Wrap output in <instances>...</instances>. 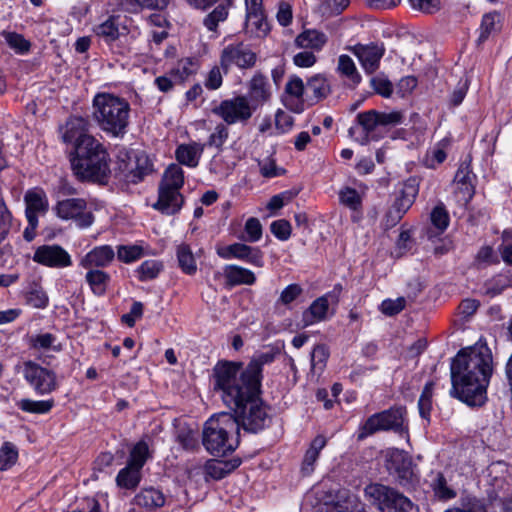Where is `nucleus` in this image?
<instances>
[{
    "mask_svg": "<svg viewBox=\"0 0 512 512\" xmlns=\"http://www.w3.org/2000/svg\"><path fill=\"white\" fill-rule=\"evenodd\" d=\"M364 496L381 512H419L418 507L408 497L383 484L367 485Z\"/></svg>",
    "mask_w": 512,
    "mask_h": 512,
    "instance_id": "1a4fd4ad",
    "label": "nucleus"
},
{
    "mask_svg": "<svg viewBox=\"0 0 512 512\" xmlns=\"http://www.w3.org/2000/svg\"><path fill=\"white\" fill-rule=\"evenodd\" d=\"M26 205L25 216L37 218L45 215L49 209V201L45 191L41 188L28 190L24 196Z\"/></svg>",
    "mask_w": 512,
    "mask_h": 512,
    "instance_id": "b1692460",
    "label": "nucleus"
},
{
    "mask_svg": "<svg viewBox=\"0 0 512 512\" xmlns=\"http://www.w3.org/2000/svg\"><path fill=\"white\" fill-rule=\"evenodd\" d=\"M380 126L383 127H394L401 124L404 121V114L401 111H378Z\"/></svg>",
    "mask_w": 512,
    "mask_h": 512,
    "instance_id": "338daca9",
    "label": "nucleus"
},
{
    "mask_svg": "<svg viewBox=\"0 0 512 512\" xmlns=\"http://www.w3.org/2000/svg\"><path fill=\"white\" fill-rule=\"evenodd\" d=\"M304 91L303 80L299 76L292 75L285 86V106L296 113H301L304 110Z\"/></svg>",
    "mask_w": 512,
    "mask_h": 512,
    "instance_id": "5701e85b",
    "label": "nucleus"
},
{
    "mask_svg": "<svg viewBox=\"0 0 512 512\" xmlns=\"http://www.w3.org/2000/svg\"><path fill=\"white\" fill-rule=\"evenodd\" d=\"M229 11L227 5L218 4L203 20L204 26L209 31H215L220 22L227 19Z\"/></svg>",
    "mask_w": 512,
    "mask_h": 512,
    "instance_id": "8fccbe9b",
    "label": "nucleus"
},
{
    "mask_svg": "<svg viewBox=\"0 0 512 512\" xmlns=\"http://www.w3.org/2000/svg\"><path fill=\"white\" fill-rule=\"evenodd\" d=\"M229 130L223 123L218 124L214 131L210 134L207 144L211 147L220 148L227 141Z\"/></svg>",
    "mask_w": 512,
    "mask_h": 512,
    "instance_id": "0e129e2a",
    "label": "nucleus"
},
{
    "mask_svg": "<svg viewBox=\"0 0 512 512\" xmlns=\"http://www.w3.org/2000/svg\"><path fill=\"white\" fill-rule=\"evenodd\" d=\"M306 88L308 91L313 93V96L317 101L326 98L331 91L327 78L320 74L312 76L307 81Z\"/></svg>",
    "mask_w": 512,
    "mask_h": 512,
    "instance_id": "a19ab883",
    "label": "nucleus"
},
{
    "mask_svg": "<svg viewBox=\"0 0 512 512\" xmlns=\"http://www.w3.org/2000/svg\"><path fill=\"white\" fill-rule=\"evenodd\" d=\"M329 312L328 295H323L314 300L303 312L302 322L304 327L322 322L327 319Z\"/></svg>",
    "mask_w": 512,
    "mask_h": 512,
    "instance_id": "c85d7f7f",
    "label": "nucleus"
},
{
    "mask_svg": "<svg viewBox=\"0 0 512 512\" xmlns=\"http://www.w3.org/2000/svg\"><path fill=\"white\" fill-rule=\"evenodd\" d=\"M163 270V264L158 260H146L136 269L137 277L145 282L155 279Z\"/></svg>",
    "mask_w": 512,
    "mask_h": 512,
    "instance_id": "79ce46f5",
    "label": "nucleus"
},
{
    "mask_svg": "<svg viewBox=\"0 0 512 512\" xmlns=\"http://www.w3.org/2000/svg\"><path fill=\"white\" fill-rule=\"evenodd\" d=\"M406 300L403 297L397 299H386L382 301L380 310L387 316H393L400 313L405 308Z\"/></svg>",
    "mask_w": 512,
    "mask_h": 512,
    "instance_id": "774afa93",
    "label": "nucleus"
},
{
    "mask_svg": "<svg viewBox=\"0 0 512 512\" xmlns=\"http://www.w3.org/2000/svg\"><path fill=\"white\" fill-rule=\"evenodd\" d=\"M75 157L71 166L81 180L104 183L110 175L109 157L104 146L92 135L74 145Z\"/></svg>",
    "mask_w": 512,
    "mask_h": 512,
    "instance_id": "7ed1b4c3",
    "label": "nucleus"
},
{
    "mask_svg": "<svg viewBox=\"0 0 512 512\" xmlns=\"http://www.w3.org/2000/svg\"><path fill=\"white\" fill-rule=\"evenodd\" d=\"M430 219L432 225L440 233L444 232L449 225V214L442 204L433 208Z\"/></svg>",
    "mask_w": 512,
    "mask_h": 512,
    "instance_id": "4d7b16f0",
    "label": "nucleus"
},
{
    "mask_svg": "<svg viewBox=\"0 0 512 512\" xmlns=\"http://www.w3.org/2000/svg\"><path fill=\"white\" fill-rule=\"evenodd\" d=\"M260 174L264 178H274L285 173V170L276 165V162L271 157H266L258 161Z\"/></svg>",
    "mask_w": 512,
    "mask_h": 512,
    "instance_id": "13d9d810",
    "label": "nucleus"
},
{
    "mask_svg": "<svg viewBox=\"0 0 512 512\" xmlns=\"http://www.w3.org/2000/svg\"><path fill=\"white\" fill-rule=\"evenodd\" d=\"M337 72L342 77L348 79L353 85H358L362 80L353 59L346 54L338 57Z\"/></svg>",
    "mask_w": 512,
    "mask_h": 512,
    "instance_id": "e433bc0d",
    "label": "nucleus"
},
{
    "mask_svg": "<svg viewBox=\"0 0 512 512\" xmlns=\"http://www.w3.org/2000/svg\"><path fill=\"white\" fill-rule=\"evenodd\" d=\"M115 258V252L110 245L94 247L80 260V266L85 269H99L108 267Z\"/></svg>",
    "mask_w": 512,
    "mask_h": 512,
    "instance_id": "412c9836",
    "label": "nucleus"
},
{
    "mask_svg": "<svg viewBox=\"0 0 512 512\" xmlns=\"http://www.w3.org/2000/svg\"><path fill=\"white\" fill-rule=\"evenodd\" d=\"M175 256L178 267L181 271L189 276L195 275L197 272V261L192 248L187 243H180L175 248Z\"/></svg>",
    "mask_w": 512,
    "mask_h": 512,
    "instance_id": "7c9ffc66",
    "label": "nucleus"
},
{
    "mask_svg": "<svg viewBox=\"0 0 512 512\" xmlns=\"http://www.w3.org/2000/svg\"><path fill=\"white\" fill-rule=\"evenodd\" d=\"M257 56L247 45L242 42L226 45L220 54L219 63L224 74H227L232 66L239 69H250L256 64Z\"/></svg>",
    "mask_w": 512,
    "mask_h": 512,
    "instance_id": "4468645a",
    "label": "nucleus"
},
{
    "mask_svg": "<svg viewBox=\"0 0 512 512\" xmlns=\"http://www.w3.org/2000/svg\"><path fill=\"white\" fill-rule=\"evenodd\" d=\"M95 33L107 43L115 41L120 35L118 25L114 18H109L98 25L95 28Z\"/></svg>",
    "mask_w": 512,
    "mask_h": 512,
    "instance_id": "49530a36",
    "label": "nucleus"
},
{
    "mask_svg": "<svg viewBox=\"0 0 512 512\" xmlns=\"http://www.w3.org/2000/svg\"><path fill=\"white\" fill-rule=\"evenodd\" d=\"M144 255L143 247L139 245H120L117 250V257L124 263H132Z\"/></svg>",
    "mask_w": 512,
    "mask_h": 512,
    "instance_id": "864d4df0",
    "label": "nucleus"
},
{
    "mask_svg": "<svg viewBox=\"0 0 512 512\" xmlns=\"http://www.w3.org/2000/svg\"><path fill=\"white\" fill-rule=\"evenodd\" d=\"M140 471L141 470L127 464L126 467L119 471L116 477L117 485L125 489H135L141 480Z\"/></svg>",
    "mask_w": 512,
    "mask_h": 512,
    "instance_id": "58836bf2",
    "label": "nucleus"
},
{
    "mask_svg": "<svg viewBox=\"0 0 512 512\" xmlns=\"http://www.w3.org/2000/svg\"><path fill=\"white\" fill-rule=\"evenodd\" d=\"M357 123L363 129V135L359 139L362 145L367 144L370 140L375 139V131L380 126L379 116L377 110H369L361 112L356 117Z\"/></svg>",
    "mask_w": 512,
    "mask_h": 512,
    "instance_id": "c756f323",
    "label": "nucleus"
},
{
    "mask_svg": "<svg viewBox=\"0 0 512 512\" xmlns=\"http://www.w3.org/2000/svg\"><path fill=\"white\" fill-rule=\"evenodd\" d=\"M33 261L50 268H66L72 265L70 254L59 245L39 246L33 255Z\"/></svg>",
    "mask_w": 512,
    "mask_h": 512,
    "instance_id": "f3484780",
    "label": "nucleus"
},
{
    "mask_svg": "<svg viewBox=\"0 0 512 512\" xmlns=\"http://www.w3.org/2000/svg\"><path fill=\"white\" fill-rule=\"evenodd\" d=\"M327 439L323 435H317L311 442L309 448L307 449L303 463H302V471L304 474L309 475L314 470V464L319 458L320 451L326 446Z\"/></svg>",
    "mask_w": 512,
    "mask_h": 512,
    "instance_id": "473e14b6",
    "label": "nucleus"
},
{
    "mask_svg": "<svg viewBox=\"0 0 512 512\" xmlns=\"http://www.w3.org/2000/svg\"><path fill=\"white\" fill-rule=\"evenodd\" d=\"M184 184V171L178 164H171L165 170L158 188V200L153 208L166 215L180 211L184 199L180 189Z\"/></svg>",
    "mask_w": 512,
    "mask_h": 512,
    "instance_id": "0eeeda50",
    "label": "nucleus"
},
{
    "mask_svg": "<svg viewBox=\"0 0 512 512\" xmlns=\"http://www.w3.org/2000/svg\"><path fill=\"white\" fill-rule=\"evenodd\" d=\"M244 230L246 233V240L251 243L259 241L262 237V225L259 219L251 217L247 219Z\"/></svg>",
    "mask_w": 512,
    "mask_h": 512,
    "instance_id": "e2e57ef3",
    "label": "nucleus"
},
{
    "mask_svg": "<svg viewBox=\"0 0 512 512\" xmlns=\"http://www.w3.org/2000/svg\"><path fill=\"white\" fill-rule=\"evenodd\" d=\"M235 374H222L214 380V390L219 393L223 403L234 411L233 415L245 430L258 432L268 421L266 407L260 395L261 386L253 388L249 384L236 383Z\"/></svg>",
    "mask_w": 512,
    "mask_h": 512,
    "instance_id": "f03ea898",
    "label": "nucleus"
},
{
    "mask_svg": "<svg viewBox=\"0 0 512 512\" xmlns=\"http://www.w3.org/2000/svg\"><path fill=\"white\" fill-rule=\"evenodd\" d=\"M32 346L39 350H53L58 352L62 349L60 343L57 342L56 336L51 333L38 334L32 339Z\"/></svg>",
    "mask_w": 512,
    "mask_h": 512,
    "instance_id": "3c124183",
    "label": "nucleus"
},
{
    "mask_svg": "<svg viewBox=\"0 0 512 512\" xmlns=\"http://www.w3.org/2000/svg\"><path fill=\"white\" fill-rule=\"evenodd\" d=\"M432 393H433V383H427L418 400V410L422 419H425L427 422L430 421V415L432 410Z\"/></svg>",
    "mask_w": 512,
    "mask_h": 512,
    "instance_id": "a18cd8bd",
    "label": "nucleus"
},
{
    "mask_svg": "<svg viewBox=\"0 0 512 512\" xmlns=\"http://www.w3.org/2000/svg\"><path fill=\"white\" fill-rule=\"evenodd\" d=\"M446 146H447L446 143L441 141V142H438L437 144H435L432 148H430L426 152V154L422 160L423 165L426 168L435 169L440 164H442L446 160V157H447Z\"/></svg>",
    "mask_w": 512,
    "mask_h": 512,
    "instance_id": "ea45409f",
    "label": "nucleus"
},
{
    "mask_svg": "<svg viewBox=\"0 0 512 512\" xmlns=\"http://www.w3.org/2000/svg\"><path fill=\"white\" fill-rule=\"evenodd\" d=\"M246 29L258 37L265 36L269 25L265 17L263 0H245Z\"/></svg>",
    "mask_w": 512,
    "mask_h": 512,
    "instance_id": "6ab92c4d",
    "label": "nucleus"
},
{
    "mask_svg": "<svg viewBox=\"0 0 512 512\" xmlns=\"http://www.w3.org/2000/svg\"><path fill=\"white\" fill-rule=\"evenodd\" d=\"M223 275L227 287L240 285H253L256 282V276L253 271L235 264H228L223 267L222 272H216L214 277Z\"/></svg>",
    "mask_w": 512,
    "mask_h": 512,
    "instance_id": "4be33fe9",
    "label": "nucleus"
},
{
    "mask_svg": "<svg viewBox=\"0 0 512 512\" xmlns=\"http://www.w3.org/2000/svg\"><path fill=\"white\" fill-rule=\"evenodd\" d=\"M55 215L64 221H73L79 228H88L94 223V215L83 198L58 200L53 207Z\"/></svg>",
    "mask_w": 512,
    "mask_h": 512,
    "instance_id": "f8f14e48",
    "label": "nucleus"
},
{
    "mask_svg": "<svg viewBox=\"0 0 512 512\" xmlns=\"http://www.w3.org/2000/svg\"><path fill=\"white\" fill-rule=\"evenodd\" d=\"M350 50L357 57L362 69L367 74H372L378 70L385 53L384 45L377 43L356 44Z\"/></svg>",
    "mask_w": 512,
    "mask_h": 512,
    "instance_id": "a211bd4d",
    "label": "nucleus"
},
{
    "mask_svg": "<svg viewBox=\"0 0 512 512\" xmlns=\"http://www.w3.org/2000/svg\"><path fill=\"white\" fill-rule=\"evenodd\" d=\"M220 66H213L204 78V86L208 90H217L222 86L223 83V74L221 72Z\"/></svg>",
    "mask_w": 512,
    "mask_h": 512,
    "instance_id": "69168bd1",
    "label": "nucleus"
},
{
    "mask_svg": "<svg viewBox=\"0 0 512 512\" xmlns=\"http://www.w3.org/2000/svg\"><path fill=\"white\" fill-rule=\"evenodd\" d=\"M509 279L505 275H496L490 280L486 281L483 286L484 294L494 297L504 291L509 286Z\"/></svg>",
    "mask_w": 512,
    "mask_h": 512,
    "instance_id": "603ef678",
    "label": "nucleus"
},
{
    "mask_svg": "<svg viewBox=\"0 0 512 512\" xmlns=\"http://www.w3.org/2000/svg\"><path fill=\"white\" fill-rule=\"evenodd\" d=\"M492 372V355L487 346L461 349L451 363L450 395L468 406H482L487 401Z\"/></svg>",
    "mask_w": 512,
    "mask_h": 512,
    "instance_id": "f257e3e1",
    "label": "nucleus"
},
{
    "mask_svg": "<svg viewBox=\"0 0 512 512\" xmlns=\"http://www.w3.org/2000/svg\"><path fill=\"white\" fill-rule=\"evenodd\" d=\"M302 292L303 289L299 284H290L281 291L280 296L277 299V304L288 306L295 301Z\"/></svg>",
    "mask_w": 512,
    "mask_h": 512,
    "instance_id": "680f3d73",
    "label": "nucleus"
},
{
    "mask_svg": "<svg viewBox=\"0 0 512 512\" xmlns=\"http://www.w3.org/2000/svg\"><path fill=\"white\" fill-rule=\"evenodd\" d=\"M88 129L89 122L87 119L80 116H72L67 120L63 127L62 140L65 143H72L75 145L81 141L82 138L89 135Z\"/></svg>",
    "mask_w": 512,
    "mask_h": 512,
    "instance_id": "bb28decb",
    "label": "nucleus"
},
{
    "mask_svg": "<svg viewBox=\"0 0 512 512\" xmlns=\"http://www.w3.org/2000/svg\"><path fill=\"white\" fill-rule=\"evenodd\" d=\"M205 144L192 141L180 144L175 150L176 160L187 167L195 168L204 152Z\"/></svg>",
    "mask_w": 512,
    "mask_h": 512,
    "instance_id": "cd10ccee",
    "label": "nucleus"
},
{
    "mask_svg": "<svg viewBox=\"0 0 512 512\" xmlns=\"http://www.w3.org/2000/svg\"><path fill=\"white\" fill-rule=\"evenodd\" d=\"M23 377L38 395L51 394L58 388L55 372L33 361L24 363Z\"/></svg>",
    "mask_w": 512,
    "mask_h": 512,
    "instance_id": "ddd939ff",
    "label": "nucleus"
},
{
    "mask_svg": "<svg viewBox=\"0 0 512 512\" xmlns=\"http://www.w3.org/2000/svg\"><path fill=\"white\" fill-rule=\"evenodd\" d=\"M148 457L149 447L146 442L140 441L131 450L128 465L141 470Z\"/></svg>",
    "mask_w": 512,
    "mask_h": 512,
    "instance_id": "de8ad7c7",
    "label": "nucleus"
},
{
    "mask_svg": "<svg viewBox=\"0 0 512 512\" xmlns=\"http://www.w3.org/2000/svg\"><path fill=\"white\" fill-rule=\"evenodd\" d=\"M217 255L225 260L238 259L255 267H263V252L258 247L243 243H233L216 249Z\"/></svg>",
    "mask_w": 512,
    "mask_h": 512,
    "instance_id": "dca6fc26",
    "label": "nucleus"
},
{
    "mask_svg": "<svg viewBox=\"0 0 512 512\" xmlns=\"http://www.w3.org/2000/svg\"><path fill=\"white\" fill-rule=\"evenodd\" d=\"M92 116L99 128L112 137H123L127 132L130 104L111 93H98L92 102Z\"/></svg>",
    "mask_w": 512,
    "mask_h": 512,
    "instance_id": "20e7f679",
    "label": "nucleus"
},
{
    "mask_svg": "<svg viewBox=\"0 0 512 512\" xmlns=\"http://www.w3.org/2000/svg\"><path fill=\"white\" fill-rule=\"evenodd\" d=\"M431 487L436 495L441 500H450L456 496V491L452 489L443 474L436 473L432 479Z\"/></svg>",
    "mask_w": 512,
    "mask_h": 512,
    "instance_id": "c03bdc74",
    "label": "nucleus"
},
{
    "mask_svg": "<svg viewBox=\"0 0 512 512\" xmlns=\"http://www.w3.org/2000/svg\"><path fill=\"white\" fill-rule=\"evenodd\" d=\"M2 36L7 45L17 53H25L30 48V43L21 34L4 31Z\"/></svg>",
    "mask_w": 512,
    "mask_h": 512,
    "instance_id": "6e6d98bb",
    "label": "nucleus"
},
{
    "mask_svg": "<svg viewBox=\"0 0 512 512\" xmlns=\"http://www.w3.org/2000/svg\"><path fill=\"white\" fill-rule=\"evenodd\" d=\"M85 280L96 296H103L110 283V275L101 269H87Z\"/></svg>",
    "mask_w": 512,
    "mask_h": 512,
    "instance_id": "f704fd0d",
    "label": "nucleus"
},
{
    "mask_svg": "<svg viewBox=\"0 0 512 512\" xmlns=\"http://www.w3.org/2000/svg\"><path fill=\"white\" fill-rule=\"evenodd\" d=\"M199 66V61L196 58H182L169 70V74L175 82L184 83L189 77L197 73Z\"/></svg>",
    "mask_w": 512,
    "mask_h": 512,
    "instance_id": "2f4dec72",
    "label": "nucleus"
},
{
    "mask_svg": "<svg viewBox=\"0 0 512 512\" xmlns=\"http://www.w3.org/2000/svg\"><path fill=\"white\" fill-rule=\"evenodd\" d=\"M279 354L278 349H270L255 356L249 364L244 368L241 363L237 362H219L214 367L213 378L219 380L222 374H235L236 383L249 384L253 388L261 386L262 367L272 363Z\"/></svg>",
    "mask_w": 512,
    "mask_h": 512,
    "instance_id": "423d86ee",
    "label": "nucleus"
},
{
    "mask_svg": "<svg viewBox=\"0 0 512 512\" xmlns=\"http://www.w3.org/2000/svg\"><path fill=\"white\" fill-rule=\"evenodd\" d=\"M317 512H366L363 504L357 496L348 490H339L335 499L324 502L318 508Z\"/></svg>",
    "mask_w": 512,
    "mask_h": 512,
    "instance_id": "aec40b11",
    "label": "nucleus"
},
{
    "mask_svg": "<svg viewBox=\"0 0 512 512\" xmlns=\"http://www.w3.org/2000/svg\"><path fill=\"white\" fill-rule=\"evenodd\" d=\"M405 408L395 407L371 415L358 430L357 439L364 440L368 436L384 430L399 431L403 429Z\"/></svg>",
    "mask_w": 512,
    "mask_h": 512,
    "instance_id": "9d476101",
    "label": "nucleus"
},
{
    "mask_svg": "<svg viewBox=\"0 0 512 512\" xmlns=\"http://www.w3.org/2000/svg\"><path fill=\"white\" fill-rule=\"evenodd\" d=\"M329 357V350L325 345H317L311 353V368L313 371H322Z\"/></svg>",
    "mask_w": 512,
    "mask_h": 512,
    "instance_id": "052dcab7",
    "label": "nucleus"
},
{
    "mask_svg": "<svg viewBox=\"0 0 512 512\" xmlns=\"http://www.w3.org/2000/svg\"><path fill=\"white\" fill-rule=\"evenodd\" d=\"M212 112L227 125L246 124L254 114V106L246 95H236L222 100Z\"/></svg>",
    "mask_w": 512,
    "mask_h": 512,
    "instance_id": "9b49d317",
    "label": "nucleus"
},
{
    "mask_svg": "<svg viewBox=\"0 0 512 512\" xmlns=\"http://www.w3.org/2000/svg\"><path fill=\"white\" fill-rule=\"evenodd\" d=\"M339 200L341 204L348 207L355 213H359L362 207L361 195L355 189L350 187H344L340 190Z\"/></svg>",
    "mask_w": 512,
    "mask_h": 512,
    "instance_id": "37998d69",
    "label": "nucleus"
},
{
    "mask_svg": "<svg viewBox=\"0 0 512 512\" xmlns=\"http://www.w3.org/2000/svg\"><path fill=\"white\" fill-rule=\"evenodd\" d=\"M135 503L138 506L144 507L146 509L152 510L156 508H160L165 504V496L164 494L155 488H145L142 489L135 496Z\"/></svg>",
    "mask_w": 512,
    "mask_h": 512,
    "instance_id": "72a5a7b5",
    "label": "nucleus"
},
{
    "mask_svg": "<svg viewBox=\"0 0 512 512\" xmlns=\"http://www.w3.org/2000/svg\"><path fill=\"white\" fill-rule=\"evenodd\" d=\"M17 407L27 413L46 414L51 411L55 403L53 399L48 400H32L21 399L16 403Z\"/></svg>",
    "mask_w": 512,
    "mask_h": 512,
    "instance_id": "4c0bfd02",
    "label": "nucleus"
},
{
    "mask_svg": "<svg viewBox=\"0 0 512 512\" xmlns=\"http://www.w3.org/2000/svg\"><path fill=\"white\" fill-rule=\"evenodd\" d=\"M506 472V465L502 462L493 463L488 468L487 503L483 505V512H510L512 511V496L508 497L510 484L503 474Z\"/></svg>",
    "mask_w": 512,
    "mask_h": 512,
    "instance_id": "6e6552de",
    "label": "nucleus"
},
{
    "mask_svg": "<svg viewBox=\"0 0 512 512\" xmlns=\"http://www.w3.org/2000/svg\"><path fill=\"white\" fill-rule=\"evenodd\" d=\"M418 192L419 188L415 179H409L404 183L400 195L395 199L386 214L387 226H394L402 219L413 205Z\"/></svg>",
    "mask_w": 512,
    "mask_h": 512,
    "instance_id": "2eb2a0df",
    "label": "nucleus"
},
{
    "mask_svg": "<svg viewBox=\"0 0 512 512\" xmlns=\"http://www.w3.org/2000/svg\"><path fill=\"white\" fill-rule=\"evenodd\" d=\"M203 445L215 456L233 452L239 445L238 420L227 412L210 417L203 429Z\"/></svg>",
    "mask_w": 512,
    "mask_h": 512,
    "instance_id": "39448f33",
    "label": "nucleus"
},
{
    "mask_svg": "<svg viewBox=\"0 0 512 512\" xmlns=\"http://www.w3.org/2000/svg\"><path fill=\"white\" fill-rule=\"evenodd\" d=\"M169 0H125V5L131 12L143 9L162 10L167 7Z\"/></svg>",
    "mask_w": 512,
    "mask_h": 512,
    "instance_id": "09e8293b",
    "label": "nucleus"
},
{
    "mask_svg": "<svg viewBox=\"0 0 512 512\" xmlns=\"http://www.w3.org/2000/svg\"><path fill=\"white\" fill-rule=\"evenodd\" d=\"M18 458V451L16 447L10 443L5 442L0 449V470L5 471L11 468Z\"/></svg>",
    "mask_w": 512,
    "mask_h": 512,
    "instance_id": "5fc2aeb1",
    "label": "nucleus"
},
{
    "mask_svg": "<svg viewBox=\"0 0 512 512\" xmlns=\"http://www.w3.org/2000/svg\"><path fill=\"white\" fill-rule=\"evenodd\" d=\"M248 99L254 111L265 104L271 96L270 85L262 74H255L248 83Z\"/></svg>",
    "mask_w": 512,
    "mask_h": 512,
    "instance_id": "393cba45",
    "label": "nucleus"
},
{
    "mask_svg": "<svg viewBox=\"0 0 512 512\" xmlns=\"http://www.w3.org/2000/svg\"><path fill=\"white\" fill-rule=\"evenodd\" d=\"M501 29V15L497 12H490L483 16L480 25V34L478 41L484 42L490 36L496 34Z\"/></svg>",
    "mask_w": 512,
    "mask_h": 512,
    "instance_id": "c9c22d12",
    "label": "nucleus"
},
{
    "mask_svg": "<svg viewBox=\"0 0 512 512\" xmlns=\"http://www.w3.org/2000/svg\"><path fill=\"white\" fill-rule=\"evenodd\" d=\"M328 38L325 33L316 29H305L294 39V46L298 49L320 52L326 45Z\"/></svg>",
    "mask_w": 512,
    "mask_h": 512,
    "instance_id": "a878e982",
    "label": "nucleus"
},
{
    "mask_svg": "<svg viewBox=\"0 0 512 512\" xmlns=\"http://www.w3.org/2000/svg\"><path fill=\"white\" fill-rule=\"evenodd\" d=\"M373 90L384 98L391 97L393 85L391 81L383 75L374 76L370 80Z\"/></svg>",
    "mask_w": 512,
    "mask_h": 512,
    "instance_id": "bf43d9fd",
    "label": "nucleus"
}]
</instances>
